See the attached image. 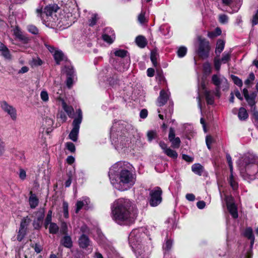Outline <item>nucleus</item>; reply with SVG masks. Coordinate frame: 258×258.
<instances>
[{
	"instance_id": "nucleus-31",
	"label": "nucleus",
	"mask_w": 258,
	"mask_h": 258,
	"mask_svg": "<svg viewBox=\"0 0 258 258\" xmlns=\"http://www.w3.org/2000/svg\"><path fill=\"white\" fill-rule=\"evenodd\" d=\"M191 170L195 174L201 175L203 171V167L200 164H194L191 166Z\"/></svg>"
},
{
	"instance_id": "nucleus-12",
	"label": "nucleus",
	"mask_w": 258,
	"mask_h": 258,
	"mask_svg": "<svg viewBox=\"0 0 258 258\" xmlns=\"http://www.w3.org/2000/svg\"><path fill=\"white\" fill-rule=\"evenodd\" d=\"M227 161L230 170V175L228 178V182L233 190H236L238 188V183L233 175V167L232 158L229 154L226 155Z\"/></svg>"
},
{
	"instance_id": "nucleus-43",
	"label": "nucleus",
	"mask_w": 258,
	"mask_h": 258,
	"mask_svg": "<svg viewBox=\"0 0 258 258\" xmlns=\"http://www.w3.org/2000/svg\"><path fill=\"white\" fill-rule=\"evenodd\" d=\"M63 71L68 77L74 76V70L73 67L71 66L65 67Z\"/></svg>"
},
{
	"instance_id": "nucleus-6",
	"label": "nucleus",
	"mask_w": 258,
	"mask_h": 258,
	"mask_svg": "<svg viewBox=\"0 0 258 258\" xmlns=\"http://www.w3.org/2000/svg\"><path fill=\"white\" fill-rule=\"evenodd\" d=\"M211 82L216 87L215 95L218 97L220 96V90L225 91L229 89L227 79L219 72L212 75Z\"/></svg>"
},
{
	"instance_id": "nucleus-40",
	"label": "nucleus",
	"mask_w": 258,
	"mask_h": 258,
	"mask_svg": "<svg viewBox=\"0 0 258 258\" xmlns=\"http://www.w3.org/2000/svg\"><path fill=\"white\" fill-rule=\"evenodd\" d=\"M252 112L253 122L256 127H258V111L256 110V107H253V109H250Z\"/></svg>"
},
{
	"instance_id": "nucleus-28",
	"label": "nucleus",
	"mask_w": 258,
	"mask_h": 258,
	"mask_svg": "<svg viewBox=\"0 0 258 258\" xmlns=\"http://www.w3.org/2000/svg\"><path fill=\"white\" fill-rule=\"evenodd\" d=\"M225 46V42L223 40L219 39L217 42L215 53L217 56H219L220 53L223 50Z\"/></svg>"
},
{
	"instance_id": "nucleus-50",
	"label": "nucleus",
	"mask_w": 258,
	"mask_h": 258,
	"mask_svg": "<svg viewBox=\"0 0 258 258\" xmlns=\"http://www.w3.org/2000/svg\"><path fill=\"white\" fill-rule=\"evenodd\" d=\"M41 99L45 102H47L49 100V96L46 90H42L40 93Z\"/></svg>"
},
{
	"instance_id": "nucleus-20",
	"label": "nucleus",
	"mask_w": 258,
	"mask_h": 258,
	"mask_svg": "<svg viewBox=\"0 0 258 258\" xmlns=\"http://www.w3.org/2000/svg\"><path fill=\"white\" fill-rule=\"evenodd\" d=\"M0 52L5 58L9 60L12 59V55L10 50L5 45L1 42H0Z\"/></svg>"
},
{
	"instance_id": "nucleus-54",
	"label": "nucleus",
	"mask_w": 258,
	"mask_h": 258,
	"mask_svg": "<svg viewBox=\"0 0 258 258\" xmlns=\"http://www.w3.org/2000/svg\"><path fill=\"white\" fill-rule=\"evenodd\" d=\"M203 69L205 73L210 74L211 72V66L209 62H205L203 64Z\"/></svg>"
},
{
	"instance_id": "nucleus-63",
	"label": "nucleus",
	"mask_w": 258,
	"mask_h": 258,
	"mask_svg": "<svg viewBox=\"0 0 258 258\" xmlns=\"http://www.w3.org/2000/svg\"><path fill=\"white\" fill-rule=\"evenodd\" d=\"M42 64V61L39 58H37L33 59L32 65L35 66H41Z\"/></svg>"
},
{
	"instance_id": "nucleus-32",
	"label": "nucleus",
	"mask_w": 258,
	"mask_h": 258,
	"mask_svg": "<svg viewBox=\"0 0 258 258\" xmlns=\"http://www.w3.org/2000/svg\"><path fill=\"white\" fill-rule=\"evenodd\" d=\"M61 243L65 247L70 248L72 246V241L69 236H65L61 240Z\"/></svg>"
},
{
	"instance_id": "nucleus-5",
	"label": "nucleus",
	"mask_w": 258,
	"mask_h": 258,
	"mask_svg": "<svg viewBox=\"0 0 258 258\" xmlns=\"http://www.w3.org/2000/svg\"><path fill=\"white\" fill-rule=\"evenodd\" d=\"M240 176L250 182L256 178L258 173V158L252 154H246L239 159L237 162Z\"/></svg>"
},
{
	"instance_id": "nucleus-49",
	"label": "nucleus",
	"mask_w": 258,
	"mask_h": 258,
	"mask_svg": "<svg viewBox=\"0 0 258 258\" xmlns=\"http://www.w3.org/2000/svg\"><path fill=\"white\" fill-rule=\"evenodd\" d=\"M231 79L234 83L238 87H241L242 86V81L238 77L234 75H231Z\"/></svg>"
},
{
	"instance_id": "nucleus-18",
	"label": "nucleus",
	"mask_w": 258,
	"mask_h": 258,
	"mask_svg": "<svg viewBox=\"0 0 258 258\" xmlns=\"http://www.w3.org/2000/svg\"><path fill=\"white\" fill-rule=\"evenodd\" d=\"M202 87L203 88V90H204V94L206 97V99L207 104L212 105L214 104V97L213 96L214 92H212L211 91H208L206 89H205V84H203L202 85ZM215 94V92H214Z\"/></svg>"
},
{
	"instance_id": "nucleus-30",
	"label": "nucleus",
	"mask_w": 258,
	"mask_h": 258,
	"mask_svg": "<svg viewBox=\"0 0 258 258\" xmlns=\"http://www.w3.org/2000/svg\"><path fill=\"white\" fill-rule=\"evenodd\" d=\"M248 116L246 110L243 107H240L239 109L238 117L240 120H246Z\"/></svg>"
},
{
	"instance_id": "nucleus-22",
	"label": "nucleus",
	"mask_w": 258,
	"mask_h": 258,
	"mask_svg": "<svg viewBox=\"0 0 258 258\" xmlns=\"http://www.w3.org/2000/svg\"><path fill=\"white\" fill-rule=\"evenodd\" d=\"M90 243L89 237L85 234H82L79 239V244L82 248L87 247L90 245Z\"/></svg>"
},
{
	"instance_id": "nucleus-62",
	"label": "nucleus",
	"mask_w": 258,
	"mask_h": 258,
	"mask_svg": "<svg viewBox=\"0 0 258 258\" xmlns=\"http://www.w3.org/2000/svg\"><path fill=\"white\" fill-rule=\"evenodd\" d=\"M28 224V221H27V220L26 219H24L21 222L20 228L26 229Z\"/></svg>"
},
{
	"instance_id": "nucleus-61",
	"label": "nucleus",
	"mask_w": 258,
	"mask_h": 258,
	"mask_svg": "<svg viewBox=\"0 0 258 258\" xmlns=\"http://www.w3.org/2000/svg\"><path fill=\"white\" fill-rule=\"evenodd\" d=\"M44 217V212H39L37 214V219L39 222H42Z\"/></svg>"
},
{
	"instance_id": "nucleus-60",
	"label": "nucleus",
	"mask_w": 258,
	"mask_h": 258,
	"mask_svg": "<svg viewBox=\"0 0 258 258\" xmlns=\"http://www.w3.org/2000/svg\"><path fill=\"white\" fill-rule=\"evenodd\" d=\"M73 77L74 76H69L67 77V85L68 88H70L72 87L73 84Z\"/></svg>"
},
{
	"instance_id": "nucleus-56",
	"label": "nucleus",
	"mask_w": 258,
	"mask_h": 258,
	"mask_svg": "<svg viewBox=\"0 0 258 258\" xmlns=\"http://www.w3.org/2000/svg\"><path fill=\"white\" fill-rule=\"evenodd\" d=\"M5 151V143L0 137V156H2Z\"/></svg>"
},
{
	"instance_id": "nucleus-51",
	"label": "nucleus",
	"mask_w": 258,
	"mask_h": 258,
	"mask_svg": "<svg viewBox=\"0 0 258 258\" xmlns=\"http://www.w3.org/2000/svg\"><path fill=\"white\" fill-rule=\"evenodd\" d=\"M26 232V229H23L22 228H20L18 235H17V239L19 241H21L23 238L24 237Z\"/></svg>"
},
{
	"instance_id": "nucleus-47",
	"label": "nucleus",
	"mask_w": 258,
	"mask_h": 258,
	"mask_svg": "<svg viewBox=\"0 0 258 258\" xmlns=\"http://www.w3.org/2000/svg\"><path fill=\"white\" fill-rule=\"evenodd\" d=\"M52 212L51 210H49L47 213V216L45 218L44 222V225L46 228L47 227L49 224L51 223V221L52 218Z\"/></svg>"
},
{
	"instance_id": "nucleus-16",
	"label": "nucleus",
	"mask_w": 258,
	"mask_h": 258,
	"mask_svg": "<svg viewBox=\"0 0 258 258\" xmlns=\"http://www.w3.org/2000/svg\"><path fill=\"white\" fill-rule=\"evenodd\" d=\"M115 37V34L113 30L110 28H106L104 34L102 35L103 40L111 44L114 41Z\"/></svg>"
},
{
	"instance_id": "nucleus-53",
	"label": "nucleus",
	"mask_w": 258,
	"mask_h": 258,
	"mask_svg": "<svg viewBox=\"0 0 258 258\" xmlns=\"http://www.w3.org/2000/svg\"><path fill=\"white\" fill-rule=\"evenodd\" d=\"M172 245V241L171 239H167L166 243L163 245V248L167 251L170 250Z\"/></svg>"
},
{
	"instance_id": "nucleus-15",
	"label": "nucleus",
	"mask_w": 258,
	"mask_h": 258,
	"mask_svg": "<svg viewBox=\"0 0 258 258\" xmlns=\"http://www.w3.org/2000/svg\"><path fill=\"white\" fill-rule=\"evenodd\" d=\"M90 203V199L87 197H83L80 200L78 201L76 204V213H79V212L82 209L88 210L89 208L88 205Z\"/></svg>"
},
{
	"instance_id": "nucleus-48",
	"label": "nucleus",
	"mask_w": 258,
	"mask_h": 258,
	"mask_svg": "<svg viewBox=\"0 0 258 258\" xmlns=\"http://www.w3.org/2000/svg\"><path fill=\"white\" fill-rule=\"evenodd\" d=\"M66 149L71 153H74L76 151V147L74 143L72 142H67L65 144Z\"/></svg>"
},
{
	"instance_id": "nucleus-39",
	"label": "nucleus",
	"mask_w": 258,
	"mask_h": 258,
	"mask_svg": "<svg viewBox=\"0 0 258 258\" xmlns=\"http://www.w3.org/2000/svg\"><path fill=\"white\" fill-rule=\"evenodd\" d=\"M49 224V231L51 234H56L59 230V227L56 223H51Z\"/></svg>"
},
{
	"instance_id": "nucleus-38",
	"label": "nucleus",
	"mask_w": 258,
	"mask_h": 258,
	"mask_svg": "<svg viewBox=\"0 0 258 258\" xmlns=\"http://www.w3.org/2000/svg\"><path fill=\"white\" fill-rule=\"evenodd\" d=\"M62 209H63V215L65 218L68 219L69 217V205L68 203L63 201L62 203Z\"/></svg>"
},
{
	"instance_id": "nucleus-1",
	"label": "nucleus",
	"mask_w": 258,
	"mask_h": 258,
	"mask_svg": "<svg viewBox=\"0 0 258 258\" xmlns=\"http://www.w3.org/2000/svg\"><path fill=\"white\" fill-rule=\"evenodd\" d=\"M132 165L127 162H118L110 168L108 176L112 186L120 191L130 189L136 181Z\"/></svg>"
},
{
	"instance_id": "nucleus-33",
	"label": "nucleus",
	"mask_w": 258,
	"mask_h": 258,
	"mask_svg": "<svg viewBox=\"0 0 258 258\" xmlns=\"http://www.w3.org/2000/svg\"><path fill=\"white\" fill-rule=\"evenodd\" d=\"M242 5V0H238L237 3L234 5L231 6V11H227L230 14H233L236 13L239 10Z\"/></svg>"
},
{
	"instance_id": "nucleus-45",
	"label": "nucleus",
	"mask_w": 258,
	"mask_h": 258,
	"mask_svg": "<svg viewBox=\"0 0 258 258\" xmlns=\"http://www.w3.org/2000/svg\"><path fill=\"white\" fill-rule=\"evenodd\" d=\"M222 62L221 61V59L217 57H216L214 58V68L215 70L218 72H219V71L221 68V64Z\"/></svg>"
},
{
	"instance_id": "nucleus-14",
	"label": "nucleus",
	"mask_w": 258,
	"mask_h": 258,
	"mask_svg": "<svg viewBox=\"0 0 258 258\" xmlns=\"http://www.w3.org/2000/svg\"><path fill=\"white\" fill-rule=\"evenodd\" d=\"M168 139L173 148L178 149L179 148L181 143L180 139L179 137H175L174 130L172 127H170L169 130Z\"/></svg>"
},
{
	"instance_id": "nucleus-4",
	"label": "nucleus",
	"mask_w": 258,
	"mask_h": 258,
	"mask_svg": "<svg viewBox=\"0 0 258 258\" xmlns=\"http://www.w3.org/2000/svg\"><path fill=\"white\" fill-rule=\"evenodd\" d=\"M144 228L135 229L128 236V243L137 258H149L151 253V239Z\"/></svg>"
},
{
	"instance_id": "nucleus-3",
	"label": "nucleus",
	"mask_w": 258,
	"mask_h": 258,
	"mask_svg": "<svg viewBox=\"0 0 258 258\" xmlns=\"http://www.w3.org/2000/svg\"><path fill=\"white\" fill-rule=\"evenodd\" d=\"M111 217L117 224L129 225L133 224L138 214L137 209L128 199L120 198L111 205Z\"/></svg>"
},
{
	"instance_id": "nucleus-55",
	"label": "nucleus",
	"mask_w": 258,
	"mask_h": 258,
	"mask_svg": "<svg viewBox=\"0 0 258 258\" xmlns=\"http://www.w3.org/2000/svg\"><path fill=\"white\" fill-rule=\"evenodd\" d=\"M68 231V226L66 222H62L61 224L60 232L63 234H67Z\"/></svg>"
},
{
	"instance_id": "nucleus-24",
	"label": "nucleus",
	"mask_w": 258,
	"mask_h": 258,
	"mask_svg": "<svg viewBox=\"0 0 258 258\" xmlns=\"http://www.w3.org/2000/svg\"><path fill=\"white\" fill-rule=\"evenodd\" d=\"M53 56L56 64H59L61 61L64 60L66 58L64 54L59 50H55L54 53L53 54Z\"/></svg>"
},
{
	"instance_id": "nucleus-23",
	"label": "nucleus",
	"mask_w": 258,
	"mask_h": 258,
	"mask_svg": "<svg viewBox=\"0 0 258 258\" xmlns=\"http://www.w3.org/2000/svg\"><path fill=\"white\" fill-rule=\"evenodd\" d=\"M256 96V93L255 92H253L245 98L248 105L250 106V109H253V107H255V99Z\"/></svg>"
},
{
	"instance_id": "nucleus-42",
	"label": "nucleus",
	"mask_w": 258,
	"mask_h": 258,
	"mask_svg": "<svg viewBox=\"0 0 258 258\" xmlns=\"http://www.w3.org/2000/svg\"><path fill=\"white\" fill-rule=\"evenodd\" d=\"M229 17L225 14H220L219 15V21L221 24H226L228 23Z\"/></svg>"
},
{
	"instance_id": "nucleus-7",
	"label": "nucleus",
	"mask_w": 258,
	"mask_h": 258,
	"mask_svg": "<svg viewBox=\"0 0 258 258\" xmlns=\"http://www.w3.org/2000/svg\"><path fill=\"white\" fill-rule=\"evenodd\" d=\"M58 9L57 5H49L46 6L44 11H42V8H37L36 12L38 17L41 18V20L46 22H52L54 19L53 16H55V13Z\"/></svg>"
},
{
	"instance_id": "nucleus-9",
	"label": "nucleus",
	"mask_w": 258,
	"mask_h": 258,
	"mask_svg": "<svg viewBox=\"0 0 258 258\" xmlns=\"http://www.w3.org/2000/svg\"><path fill=\"white\" fill-rule=\"evenodd\" d=\"M162 191L160 187L156 186L150 191L149 204L152 207H156L162 202Z\"/></svg>"
},
{
	"instance_id": "nucleus-2",
	"label": "nucleus",
	"mask_w": 258,
	"mask_h": 258,
	"mask_svg": "<svg viewBox=\"0 0 258 258\" xmlns=\"http://www.w3.org/2000/svg\"><path fill=\"white\" fill-rule=\"evenodd\" d=\"M136 130L124 121L113 123L110 130L112 144L119 152H124L132 149L134 145Z\"/></svg>"
},
{
	"instance_id": "nucleus-44",
	"label": "nucleus",
	"mask_w": 258,
	"mask_h": 258,
	"mask_svg": "<svg viewBox=\"0 0 258 258\" xmlns=\"http://www.w3.org/2000/svg\"><path fill=\"white\" fill-rule=\"evenodd\" d=\"M145 11H144L143 10H142L141 13L138 16V21L141 24H144L145 22H146L147 18L145 17Z\"/></svg>"
},
{
	"instance_id": "nucleus-17",
	"label": "nucleus",
	"mask_w": 258,
	"mask_h": 258,
	"mask_svg": "<svg viewBox=\"0 0 258 258\" xmlns=\"http://www.w3.org/2000/svg\"><path fill=\"white\" fill-rule=\"evenodd\" d=\"M170 96L168 90H162L160 92V95L157 100V105L162 106L166 104Z\"/></svg>"
},
{
	"instance_id": "nucleus-41",
	"label": "nucleus",
	"mask_w": 258,
	"mask_h": 258,
	"mask_svg": "<svg viewBox=\"0 0 258 258\" xmlns=\"http://www.w3.org/2000/svg\"><path fill=\"white\" fill-rule=\"evenodd\" d=\"M254 79L255 76L254 74L253 73H250L248 78L244 82L245 84L248 87L250 86L252 84V82L254 80Z\"/></svg>"
},
{
	"instance_id": "nucleus-29",
	"label": "nucleus",
	"mask_w": 258,
	"mask_h": 258,
	"mask_svg": "<svg viewBox=\"0 0 258 258\" xmlns=\"http://www.w3.org/2000/svg\"><path fill=\"white\" fill-rule=\"evenodd\" d=\"M61 101H62V107L63 110L68 114V116L70 117H72V115L74 112L73 108L71 106L68 105L63 100H62Z\"/></svg>"
},
{
	"instance_id": "nucleus-46",
	"label": "nucleus",
	"mask_w": 258,
	"mask_h": 258,
	"mask_svg": "<svg viewBox=\"0 0 258 258\" xmlns=\"http://www.w3.org/2000/svg\"><path fill=\"white\" fill-rule=\"evenodd\" d=\"M187 48L184 46L179 47L177 50V55L179 57H182L186 54Z\"/></svg>"
},
{
	"instance_id": "nucleus-21",
	"label": "nucleus",
	"mask_w": 258,
	"mask_h": 258,
	"mask_svg": "<svg viewBox=\"0 0 258 258\" xmlns=\"http://www.w3.org/2000/svg\"><path fill=\"white\" fill-rule=\"evenodd\" d=\"M243 235L250 240V248H252L254 242V236L251 228H246L243 232Z\"/></svg>"
},
{
	"instance_id": "nucleus-8",
	"label": "nucleus",
	"mask_w": 258,
	"mask_h": 258,
	"mask_svg": "<svg viewBox=\"0 0 258 258\" xmlns=\"http://www.w3.org/2000/svg\"><path fill=\"white\" fill-rule=\"evenodd\" d=\"M76 114L72 123L73 128L69 135V139L75 142L78 140L80 124L83 119V114L81 109L79 108L76 110Z\"/></svg>"
},
{
	"instance_id": "nucleus-36",
	"label": "nucleus",
	"mask_w": 258,
	"mask_h": 258,
	"mask_svg": "<svg viewBox=\"0 0 258 258\" xmlns=\"http://www.w3.org/2000/svg\"><path fill=\"white\" fill-rule=\"evenodd\" d=\"M164 153L167 156L173 159H176L178 156L177 153L175 151L171 149L170 148H168L167 149L165 150V152Z\"/></svg>"
},
{
	"instance_id": "nucleus-58",
	"label": "nucleus",
	"mask_w": 258,
	"mask_h": 258,
	"mask_svg": "<svg viewBox=\"0 0 258 258\" xmlns=\"http://www.w3.org/2000/svg\"><path fill=\"white\" fill-rule=\"evenodd\" d=\"M19 176L21 179L24 180L26 178V172L22 168H20L19 170Z\"/></svg>"
},
{
	"instance_id": "nucleus-59",
	"label": "nucleus",
	"mask_w": 258,
	"mask_h": 258,
	"mask_svg": "<svg viewBox=\"0 0 258 258\" xmlns=\"http://www.w3.org/2000/svg\"><path fill=\"white\" fill-rule=\"evenodd\" d=\"M156 134L155 132L151 131H149L147 134L148 140L151 142L153 139L155 138Z\"/></svg>"
},
{
	"instance_id": "nucleus-11",
	"label": "nucleus",
	"mask_w": 258,
	"mask_h": 258,
	"mask_svg": "<svg viewBox=\"0 0 258 258\" xmlns=\"http://www.w3.org/2000/svg\"><path fill=\"white\" fill-rule=\"evenodd\" d=\"M2 109L10 116L13 120H16L17 118V110L13 106L9 104L6 101L0 102Z\"/></svg>"
},
{
	"instance_id": "nucleus-25",
	"label": "nucleus",
	"mask_w": 258,
	"mask_h": 258,
	"mask_svg": "<svg viewBox=\"0 0 258 258\" xmlns=\"http://www.w3.org/2000/svg\"><path fill=\"white\" fill-rule=\"evenodd\" d=\"M30 195L29 199L30 206L32 209H34L38 206L39 200L35 194H33L32 191L30 192Z\"/></svg>"
},
{
	"instance_id": "nucleus-13",
	"label": "nucleus",
	"mask_w": 258,
	"mask_h": 258,
	"mask_svg": "<svg viewBox=\"0 0 258 258\" xmlns=\"http://www.w3.org/2000/svg\"><path fill=\"white\" fill-rule=\"evenodd\" d=\"M225 201L227 209L233 218L238 217L237 208L234 203L233 198L231 196H226Z\"/></svg>"
},
{
	"instance_id": "nucleus-26",
	"label": "nucleus",
	"mask_w": 258,
	"mask_h": 258,
	"mask_svg": "<svg viewBox=\"0 0 258 258\" xmlns=\"http://www.w3.org/2000/svg\"><path fill=\"white\" fill-rule=\"evenodd\" d=\"M136 43L139 47L143 48L147 45V41L144 36L139 35L136 38Z\"/></svg>"
},
{
	"instance_id": "nucleus-34",
	"label": "nucleus",
	"mask_w": 258,
	"mask_h": 258,
	"mask_svg": "<svg viewBox=\"0 0 258 258\" xmlns=\"http://www.w3.org/2000/svg\"><path fill=\"white\" fill-rule=\"evenodd\" d=\"M231 51H225L223 52L222 55L221 60L223 63L228 62L231 59Z\"/></svg>"
},
{
	"instance_id": "nucleus-35",
	"label": "nucleus",
	"mask_w": 258,
	"mask_h": 258,
	"mask_svg": "<svg viewBox=\"0 0 258 258\" xmlns=\"http://www.w3.org/2000/svg\"><path fill=\"white\" fill-rule=\"evenodd\" d=\"M14 35L19 40L25 41L27 39V38L23 35L22 32L17 27L14 29Z\"/></svg>"
},
{
	"instance_id": "nucleus-64",
	"label": "nucleus",
	"mask_w": 258,
	"mask_h": 258,
	"mask_svg": "<svg viewBox=\"0 0 258 258\" xmlns=\"http://www.w3.org/2000/svg\"><path fill=\"white\" fill-rule=\"evenodd\" d=\"M252 24V25H256L258 24V10L256 11L255 14L253 16Z\"/></svg>"
},
{
	"instance_id": "nucleus-27",
	"label": "nucleus",
	"mask_w": 258,
	"mask_h": 258,
	"mask_svg": "<svg viewBox=\"0 0 258 258\" xmlns=\"http://www.w3.org/2000/svg\"><path fill=\"white\" fill-rule=\"evenodd\" d=\"M99 19V16L97 14L92 13L88 18V23L90 26L93 27L97 23V21Z\"/></svg>"
},
{
	"instance_id": "nucleus-37",
	"label": "nucleus",
	"mask_w": 258,
	"mask_h": 258,
	"mask_svg": "<svg viewBox=\"0 0 258 258\" xmlns=\"http://www.w3.org/2000/svg\"><path fill=\"white\" fill-rule=\"evenodd\" d=\"M158 57V54L157 53V51L156 49H153L151 52V60L154 65V66H156L157 64V58Z\"/></svg>"
},
{
	"instance_id": "nucleus-10",
	"label": "nucleus",
	"mask_w": 258,
	"mask_h": 258,
	"mask_svg": "<svg viewBox=\"0 0 258 258\" xmlns=\"http://www.w3.org/2000/svg\"><path fill=\"white\" fill-rule=\"evenodd\" d=\"M199 41V48L198 54L202 58H207L209 56L210 46L209 42L201 37H198Z\"/></svg>"
},
{
	"instance_id": "nucleus-52",
	"label": "nucleus",
	"mask_w": 258,
	"mask_h": 258,
	"mask_svg": "<svg viewBox=\"0 0 258 258\" xmlns=\"http://www.w3.org/2000/svg\"><path fill=\"white\" fill-rule=\"evenodd\" d=\"M222 31L220 28L217 27L215 30L209 34V36L210 37H216L219 36L221 34Z\"/></svg>"
},
{
	"instance_id": "nucleus-19",
	"label": "nucleus",
	"mask_w": 258,
	"mask_h": 258,
	"mask_svg": "<svg viewBox=\"0 0 258 258\" xmlns=\"http://www.w3.org/2000/svg\"><path fill=\"white\" fill-rule=\"evenodd\" d=\"M127 51L124 49H114L110 52V55L113 59V56L118 57L120 58H124L127 55Z\"/></svg>"
},
{
	"instance_id": "nucleus-57",
	"label": "nucleus",
	"mask_w": 258,
	"mask_h": 258,
	"mask_svg": "<svg viewBox=\"0 0 258 258\" xmlns=\"http://www.w3.org/2000/svg\"><path fill=\"white\" fill-rule=\"evenodd\" d=\"M28 30L29 32L30 33L33 34H37L38 33V29L33 25H30L28 27Z\"/></svg>"
}]
</instances>
